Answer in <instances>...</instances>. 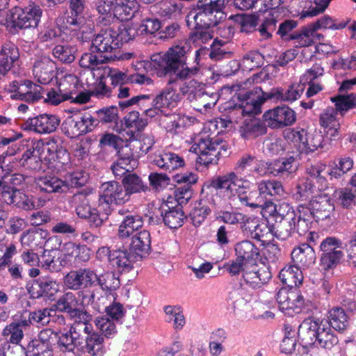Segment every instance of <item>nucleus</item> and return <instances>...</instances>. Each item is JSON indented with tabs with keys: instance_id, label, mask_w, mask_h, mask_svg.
Returning <instances> with one entry per match:
<instances>
[{
	"instance_id": "1",
	"label": "nucleus",
	"mask_w": 356,
	"mask_h": 356,
	"mask_svg": "<svg viewBox=\"0 0 356 356\" xmlns=\"http://www.w3.org/2000/svg\"><path fill=\"white\" fill-rule=\"evenodd\" d=\"M232 186L238 188L237 197L242 204L251 208L264 209L266 200H262L261 196H256L257 191H250L247 194L245 190L250 189V182L234 172H227L211 180L209 188L213 189L208 193L207 200L214 208H222L226 205V197L229 200L234 197Z\"/></svg>"
},
{
	"instance_id": "2",
	"label": "nucleus",
	"mask_w": 356,
	"mask_h": 356,
	"mask_svg": "<svg viewBox=\"0 0 356 356\" xmlns=\"http://www.w3.org/2000/svg\"><path fill=\"white\" fill-rule=\"evenodd\" d=\"M191 51V46L186 40L170 48L163 54L154 55L152 62L159 76H169L168 83L175 84L179 79H186L196 74L199 67H184L187 56Z\"/></svg>"
},
{
	"instance_id": "3",
	"label": "nucleus",
	"mask_w": 356,
	"mask_h": 356,
	"mask_svg": "<svg viewBox=\"0 0 356 356\" xmlns=\"http://www.w3.org/2000/svg\"><path fill=\"white\" fill-rule=\"evenodd\" d=\"M92 315L86 319H76L71 326L69 332L62 334L58 340V345L63 352H74L76 350L90 356H95L102 353L104 338L93 331L89 322Z\"/></svg>"
},
{
	"instance_id": "4",
	"label": "nucleus",
	"mask_w": 356,
	"mask_h": 356,
	"mask_svg": "<svg viewBox=\"0 0 356 356\" xmlns=\"http://www.w3.org/2000/svg\"><path fill=\"white\" fill-rule=\"evenodd\" d=\"M261 88L256 87L252 90L240 94V104H236L229 111V121L238 123L241 117L249 115H256L261 112V106L263 104Z\"/></svg>"
},
{
	"instance_id": "5",
	"label": "nucleus",
	"mask_w": 356,
	"mask_h": 356,
	"mask_svg": "<svg viewBox=\"0 0 356 356\" xmlns=\"http://www.w3.org/2000/svg\"><path fill=\"white\" fill-rule=\"evenodd\" d=\"M115 35V30L112 28L102 29L92 39L90 50L96 51L108 62L120 59V42Z\"/></svg>"
},
{
	"instance_id": "6",
	"label": "nucleus",
	"mask_w": 356,
	"mask_h": 356,
	"mask_svg": "<svg viewBox=\"0 0 356 356\" xmlns=\"http://www.w3.org/2000/svg\"><path fill=\"white\" fill-rule=\"evenodd\" d=\"M222 147V141L207 136L199 138L191 147V151L198 155L197 161L200 164L209 166L218 163Z\"/></svg>"
},
{
	"instance_id": "7",
	"label": "nucleus",
	"mask_w": 356,
	"mask_h": 356,
	"mask_svg": "<svg viewBox=\"0 0 356 356\" xmlns=\"http://www.w3.org/2000/svg\"><path fill=\"white\" fill-rule=\"evenodd\" d=\"M347 22L336 24L329 16L325 15L318 19L316 22L302 27L301 31H296L290 35L291 40H297L296 47H308L312 44L310 36L314 34V31L320 29H341L346 26Z\"/></svg>"
},
{
	"instance_id": "8",
	"label": "nucleus",
	"mask_w": 356,
	"mask_h": 356,
	"mask_svg": "<svg viewBox=\"0 0 356 356\" xmlns=\"http://www.w3.org/2000/svg\"><path fill=\"white\" fill-rule=\"evenodd\" d=\"M229 2V0H198L196 8L188 13H193L201 19L204 18V21L209 19L220 24L227 17L225 8Z\"/></svg>"
},
{
	"instance_id": "9",
	"label": "nucleus",
	"mask_w": 356,
	"mask_h": 356,
	"mask_svg": "<svg viewBox=\"0 0 356 356\" xmlns=\"http://www.w3.org/2000/svg\"><path fill=\"white\" fill-rule=\"evenodd\" d=\"M204 18L194 16L193 13H188L186 17V21L188 26L194 23V27L189 33L188 40H186L191 44V42L195 46H202L213 38V31L211 28L217 26L218 24L207 19L204 21Z\"/></svg>"
},
{
	"instance_id": "10",
	"label": "nucleus",
	"mask_w": 356,
	"mask_h": 356,
	"mask_svg": "<svg viewBox=\"0 0 356 356\" xmlns=\"http://www.w3.org/2000/svg\"><path fill=\"white\" fill-rule=\"evenodd\" d=\"M320 250L323 252L321 265L325 270L334 268L343 256L342 243L336 237L323 239L320 244Z\"/></svg>"
},
{
	"instance_id": "11",
	"label": "nucleus",
	"mask_w": 356,
	"mask_h": 356,
	"mask_svg": "<svg viewBox=\"0 0 356 356\" xmlns=\"http://www.w3.org/2000/svg\"><path fill=\"white\" fill-rule=\"evenodd\" d=\"M69 12L58 15L56 18V23L62 27L74 26L81 27L83 21V14L87 8L86 0H69Z\"/></svg>"
},
{
	"instance_id": "12",
	"label": "nucleus",
	"mask_w": 356,
	"mask_h": 356,
	"mask_svg": "<svg viewBox=\"0 0 356 356\" xmlns=\"http://www.w3.org/2000/svg\"><path fill=\"white\" fill-rule=\"evenodd\" d=\"M10 91L13 92L11 98L19 99L28 103H34L43 98L44 89L33 82L26 80L23 83L15 81L10 85Z\"/></svg>"
},
{
	"instance_id": "13",
	"label": "nucleus",
	"mask_w": 356,
	"mask_h": 356,
	"mask_svg": "<svg viewBox=\"0 0 356 356\" xmlns=\"http://www.w3.org/2000/svg\"><path fill=\"white\" fill-rule=\"evenodd\" d=\"M276 300L280 309L286 315L293 316L300 312L305 305L303 297L297 293L281 288L276 293Z\"/></svg>"
},
{
	"instance_id": "14",
	"label": "nucleus",
	"mask_w": 356,
	"mask_h": 356,
	"mask_svg": "<svg viewBox=\"0 0 356 356\" xmlns=\"http://www.w3.org/2000/svg\"><path fill=\"white\" fill-rule=\"evenodd\" d=\"M264 120L268 127L277 129L290 126L296 121V113L288 106H277L270 109L263 115Z\"/></svg>"
},
{
	"instance_id": "15",
	"label": "nucleus",
	"mask_w": 356,
	"mask_h": 356,
	"mask_svg": "<svg viewBox=\"0 0 356 356\" xmlns=\"http://www.w3.org/2000/svg\"><path fill=\"white\" fill-rule=\"evenodd\" d=\"M79 298L76 293L65 292L56 301V307L59 311L68 314L71 318L86 321L90 314L79 308L80 305Z\"/></svg>"
},
{
	"instance_id": "16",
	"label": "nucleus",
	"mask_w": 356,
	"mask_h": 356,
	"mask_svg": "<svg viewBox=\"0 0 356 356\" xmlns=\"http://www.w3.org/2000/svg\"><path fill=\"white\" fill-rule=\"evenodd\" d=\"M97 254L108 256V259L113 266H116L122 271H129L132 267L134 263L137 259V257L127 250H113L102 247L97 251Z\"/></svg>"
},
{
	"instance_id": "17",
	"label": "nucleus",
	"mask_w": 356,
	"mask_h": 356,
	"mask_svg": "<svg viewBox=\"0 0 356 356\" xmlns=\"http://www.w3.org/2000/svg\"><path fill=\"white\" fill-rule=\"evenodd\" d=\"M60 124V119L56 115L41 114L28 119L25 122V129L38 134H51L54 132Z\"/></svg>"
},
{
	"instance_id": "18",
	"label": "nucleus",
	"mask_w": 356,
	"mask_h": 356,
	"mask_svg": "<svg viewBox=\"0 0 356 356\" xmlns=\"http://www.w3.org/2000/svg\"><path fill=\"white\" fill-rule=\"evenodd\" d=\"M303 84H292L284 90L281 88H272L269 92H264L261 94L263 104L268 99L293 102L300 97L304 92Z\"/></svg>"
},
{
	"instance_id": "19",
	"label": "nucleus",
	"mask_w": 356,
	"mask_h": 356,
	"mask_svg": "<svg viewBox=\"0 0 356 356\" xmlns=\"http://www.w3.org/2000/svg\"><path fill=\"white\" fill-rule=\"evenodd\" d=\"M91 268H83L70 270L63 278L64 286L70 290L81 291L91 287Z\"/></svg>"
},
{
	"instance_id": "20",
	"label": "nucleus",
	"mask_w": 356,
	"mask_h": 356,
	"mask_svg": "<svg viewBox=\"0 0 356 356\" xmlns=\"http://www.w3.org/2000/svg\"><path fill=\"white\" fill-rule=\"evenodd\" d=\"M19 51L13 42L2 45L0 51V79L7 74L15 65H19Z\"/></svg>"
},
{
	"instance_id": "21",
	"label": "nucleus",
	"mask_w": 356,
	"mask_h": 356,
	"mask_svg": "<svg viewBox=\"0 0 356 356\" xmlns=\"http://www.w3.org/2000/svg\"><path fill=\"white\" fill-rule=\"evenodd\" d=\"M59 290L56 280L49 277H42L34 280L28 288V292L33 298L43 296H52Z\"/></svg>"
},
{
	"instance_id": "22",
	"label": "nucleus",
	"mask_w": 356,
	"mask_h": 356,
	"mask_svg": "<svg viewBox=\"0 0 356 356\" xmlns=\"http://www.w3.org/2000/svg\"><path fill=\"white\" fill-rule=\"evenodd\" d=\"M271 276L269 268L264 265L261 266L252 265L250 268H246L243 273L244 281L253 289L261 287L268 282Z\"/></svg>"
},
{
	"instance_id": "23",
	"label": "nucleus",
	"mask_w": 356,
	"mask_h": 356,
	"mask_svg": "<svg viewBox=\"0 0 356 356\" xmlns=\"http://www.w3.org/2000/svg\"><path fill=\"white\" fill-rule=\"evenodd\" d=\"M99 193L115 204H122L129 201L122 184L118 181H111L103 183L100 186Z\"/></svg>"
},
{
	"instance_id": "24",
	"label": "nucleus",
	"mask_w": 356,
	"mask_h": 356,
	"mask_svg": "<svg viewBox=\"0 0 356 356\" xmlns=\"http://www.w3.org/2000/svg\"><path fill=\"white\" fill-rule=\"evenodd\" d=\"M56 69V63L49 58L44 57L34 63L33 74L38 82L47 84L54 77Z\"/></svg>"
},
{
	"instance_id": "25",
	"label": "nucleus",
	"mask_w": 356,
	"mask_h": 356,
	"mask_svg": "<svg viewBox=\"0 0 356 356\" xmlns=\"http://www.w3.org/2000/svg\"><path fill=\"white\" fill-rule=\"evenodd\" d=\"M321 327L313 318L304 320L298 327V335L304 346L315 343Z\"/></svg>"
},
{
	"instance_id": "26",
	"label": "nucleus",
	"mask_w": 356,
	"mask_h": 356,
	"mask_svg": "<svg viewBox=\"0 0 356 356\" xmlns=\"http://www.w3.org/2000/svg\"><path fill=\"white\" fill-rule=\"evenodd\" d=\"M291 258L294 266L299 269L307 268L315 263L316 254L311 245L302 243L293 250Z\"/></svg>"
},
{
	"instance_id": "27",
	"label": "nucleus",
	"mask_w": 356,
	"mask_h": 356,
	"mask_svg": "<svg viewBox=\"0 0 356 356\" xmlns=\"http://www.w3.org/2000/svg\"><path fill=\"white\" fill-rule=\"evenodd\" d=\"M314 218L323 220L330 217L334 211V206L327 195H318L310 201Z\"/></svg>"
},
{
	"instance_id": "28",
	"label": "nucleus",
	"mask_w": 356,
	"mask_h": 356,
	"mask_svg": "<svg viewBox=\"0 0 356 356\" xmlns=\"http://www.w3.org/2000/svg\"><path fill=\"white\" fill-rule=\"evenodd\" d=\"M91 287L98 285L105 291H113L120 287V282L115 274L109 270H104L101 273H97L91 269Z\"/></svg>"
},
{
	"instance_id": "29",
	"label": "nucleus",
	"mask_w": 356,
	"mask_h": 356,
	"mask_svg": "<svg viewBox=\"0 0 356 356\" xmlns=\"http://www.w3.org/2000/svg\"><path fill=\"white\" fill-rule=\"evenodd\" d=\"M266 131V126L260 119L255 118L254 115L247 116L240 126L241 135L246 139L264 135Z\"/></svg>"
},
{
	"instance_id": "30",
	"label": "nucleus",
	"mask_w": 356,
	"mask_h": 356,
	"mask_svg": "<svg viewBox=\"0 0 356 356\" xmlns=\"http://www.w3.org/2000/svg\"><path fill=\"white\" fill-rule=\"evenodd\" d=\"M130 250L137 257H144L151 251V236L149 231L143 230L131 237Z\"/></svg>"
},
{
	"instance_id": "31",
	"label": "nucleus",
	"mask_w": 356,
	"mask_h": 356,
	"mask_svg": "<svg viewBox=\"0 0 356 356\" xmlns=\"http://www.w3.org/2000/svg\"><path fill=\"white\" fill-rule=\"evenodd\" d=\"M36 188L44 193H65L63 179L51 175L40 176L35 179Z\"/></svg>"
},
{
	"instance_id": "32",
	"label": "nucleus",
	"mask_w": 356,
	"mask_h": 356,
	"mask_svg": "<svg viewBox=\"0 0 356 356\" xmlns=\"http://www.w3.org/2000/svg\"><path fill=\"white\" fill-rule=\"evenodd\" d=\"M122 184L129 200L133 194L145 193L149 190L148 186L144 183L142 178L132 172L122 178Z\"/></svg>"
},
{
	"instance_id": "33",
	"label": "nucleus",
	"mask_w": 356,
	"mask_h": 356,
	"mask_svg": "<svg viewBox=\"0 0 356 356\" xmlns=\"http://www.w3.org/2000/svg\"><path fill=\"white\" fill-rule=\"evenodd\" d=\"M153 163L159 168L169 172L182 167L184 165V159L177 154L172 152H163L156 156Z\"/></svg>"
},
{
	"instance_id": "34",
	"label": "nucleus",
	"mask_w": 356,
	"mask_h": 356,
	"mask_svg": "<svg viewBox=\"0 0 356 356\" xmlns=\"http://www.w3.org/2000/svg\"><path fill=\"white\" fill-rule=\"evenodd\" d=\"M209 186L210 184L207 186V191L205 195L200 200L191 213V218L193 225L196 227L200 226L204 219L211 213V209L207 205L206 203L209 204L213 209H216V208H214L207 200V196L208 193L210 190L213 189L211 187L209 188Z\"/></svg>"
},
{
	"instance_id": "35",
	"label": "nucleus",
	"mask_w": 356,
	"mask_h": 356,
	"mask_svg": "<svg viewBox=\"0 0 356 356\" xmlns=\"http://www.w3.org/2000/svg\"><path fill=\"white\" fill-rule=\"evenodd\" d=\"M143 225L142 217L137 214L128 213L124 218L119 226L118 236L125 238L132 235L134 232L142 227Z\"/></svg>"
},
{
	"instance_id": "36",
	"label": "nucleus",
	"mask_w": 356,
	"mask_h": 356,
	"mask_svg": "<svg viewBox=\"0 0 356 356\" xmlns=\"http://www.w3.org/2000/svg\"><path fill=\"white\" fill-rule=\"evenodd\" d=\"M165 88L159 94H158L152 101V106L157 108L164 110L172 107L178 99L179 95L173 89L172 84Z\"/></svg>"
},
{
	"instance_id": "37",
	"label": "nucleus",
	"mask_w": 356,
	"mask_h": 356,
	"mask_svg": "<svg viewBox=\"0 0 356 356\" xmlns=\"http://www.w3.org/2000/svg\"><path fill=\"white\" fill-rule=\"evenodd\" d=\"M28 15H26L24 10L15 7L9 10V13L6 16V25L11 29H26L31 28L29 20L28 19Z\"/></svg>"
},
{
	"instance_id": "38",
	"label": "nucleus",
	"mask_w": 356,
	"mask_h": 356,
	"mask_svg": "<svg viewBox=\"0 0 356 356\" xmlns=\"http://www.w3.org/2000/svg\"><path fill=\"white\" fill-rule=\"evenodd\" d=\"M264 209H268L270 214L275 213V219L277 218L278 220H293L296 216L294 209L288 203L284 202L277 207L273 203L271 198L266 200Z\"/></svg>"
},
{
	"instance_id": "39",
	"label": "nucleus",
	"mask_w": 356,
	"mask_h": 356,
	"mask_svg": "<svg viewBox=\"0 0 356 356\" xmlns=\"http://www.w3.org/2000/svg\"><path fill=\"white\" fill-rule=\"evenodd\" d=\"M282 282L290 288L298 286L302 284L303 275L300 269L296 266H289L282 268L279 274Z\"/></svg>"
},
{
	"instance_id": "40",
	"label": "nucleus",
	"mask_w": 356,
	"mask_h": 356,
	"mask_svg": "<svg viewBox=\"0 0 356 356\" xmlns=\"http://www.w3.org/2000/svg\"><path fill=\"white\" fill-rule=\"evenodd\" d=\"M70 203L75 207L77 216L81 218H87L93 211L87 195L83 192L74 193L70 197Z\"/></svg>"
},
{
	"instance_id": "41",
	"label": "nucleus",
	"mask_w": 356,
	"mask_h": 356,
	"mask_svg": "<svg viewBox=\"0 0 356 356\" xmlns=\"http://www.w3.org/2000/svg\"><path fill=\"white\" fill-rule=\"evenodd\" d=\"M259 196L267 199V197H281L284 195V188L281 182L275 180H262L257 183Z\"/></svg>"
},
{
	"instance_id": "42",
	"label": "nucleus",
	"mask_w": 356,
	"mask_h": 356,
	"mask_svg": "<svg viewBox=\"0 0 356 356\" xmlns=\"http://www.w3.org/2000/svg\"><path fill=\"white\" fill-rule=\"evenodd\" d=\"M115 17L120 21L131 19L138 8L136 0H115Z\"/></svg>"
},
{
	"instance_id": "43",
	"label": "nucleus",
	"mask_w": 356,
	"mask_h": 356,
	"mask_svg": "<svg viewBox=\"0 0 356 356\" xmlns=\"http://www.w3.org/2000/svg\"><path fill=\"white\" fill-rule=\"evenodd\" d=\"M300 141L302 143L307 152H313L319 147H323V136L321 131L298 133Z\"/></svg>"
},
{
	"instance_id": "44",
	"label": "nucleus",
	"mask_w": 356,
	"mask_h": 356,
	"mask_svg": "<svg viewBox=\"0 0 356 356\" xmlns=\"http://www.w3.org/2000/svg\"><path fill=\"white\" fill-rule=\"evenodd\" d=\"M61 129L67 137L71 138L84 134L81 115L68 116L62 123Z\"/></svg>"
},
{
	"instance_id": "45",
	"label": "nucleus",
	"mask_w": 356,
	"mask_h": 356,
	"mask_svg": "<svg viewBox=\"0 0 356 356\" xmlns=\"http://www.w3.org/2000/svg\"><path fill=\"white\" fill-rule=\"evenodd\" d=\"M294 222L293 220H278L270 227L271 233L280 240H286L295 234Z\"/></svg>"
},
{
	"instance_id": "46",
	"label": "nucleus",
	"mask_w": 356,
	"mask_h": 356,
	"mask_svg": "<svg viewBox=\"0 0 356 356\" xmlns=\"http://www.w3.org/2000/svg\"><path fill=\"white\" fill-rule=\"evenodd\" d=\"M236 254L244 262L254 260L258 258L259 249L250 241H243L238 243L235 248Z\"/></svg>"
},
{
	"instance_id": "47",
	"label": "nucleus",
	"mask_w": 356,
	"mask_h": 356,
	"mask_svg": "<svg viewBox=\"0 0 356 356\" xmlns=\"http://www.w3.org/2000/svg\"><path fill=\"white\" fill-rule=\"evenodd\" d=\"M159 125L167 131L175 134L177 130L184 126V118L176 113H165V111L160 115Z\"/></svg>"
},
{
	"instance_id": "48",
	"label": "nucleus",
	"mask_w": 356,
	"mask_h": 356,
	"mask_svg": "<svg viewBox=\"0 0 356 356\" xmlns=\"http://www.w3.org/2000/svg\"><path fill=\"white\" fill-rule=\"evenodd\" d=\"M184 213L180 207H165L163 223L170 229H177L183 225Z\"/></svg>"
},
{
	"instance_id": "49",
	"label": "nucleus",
	"mask_w": 356,
	"mask_h": 356,
	"mask_svg": "<svg viewBox=\"0 0 356 356\" xmlns=\"http://www.w3.org/2000/svg\"><path fill=\"white\" fill-rule=\"evenodd\" d=\"M329 314L330 325L335 330L343 332L347 329L349 325L348 316L343 309L339 307H333L330 310Z\"/></svg>"
},
{
	"instance_id": "50",
	"label": "nucleus",
	"mask_w": 356,
	"mask_h": 356,
	"mask_svg": "<svg viewBox=\"0 0 356 356\" xmlns=\"http://www.w3.org/2000/svg\"><path fill=\"white\" fill-rule=\"evenodd\" d=\"M56 338V335L52 330H42L38 334V339L29 343L27 348L38 349L39 347L44 346L47 350H52V343Z\"/></svg>"
},
{
	"instance_id": "51",
	"label": "nucleus",
	"mask_w": 356,
	"mask_h": 356,
	"mask_svg": "<svg viewBox=\"0 0 356 356\" xmlns=\"http://www.w3.org/2000/svg\"><path fill=\"white\" fill-rule=\"evenodd\" d=\"M183 4L176 1H165L159 5V14L167 19L177 18L180 16Z\"/></svg>"
},
{
	"instance_id": "52",
	"label": "nucleus",
	"mask_w": 356,
	"mask_h": 356,
	"mask_svg": "<svg viewBox=\"0 0 356 356\" xmlns=\"http://www.w3.org/2000/svg\"><path fill=\"white\" fill-rule=\"evenodd\" d=\"M264 56L258 51H250L246 53L242 60L241 65L244 70H253L264 65Z\"/></svg>"
},
{
	"instance_id": "53",
	"label": "nucleus",
	"mask_w": 356,
	"mask_h": 356,
	"mask_svg": "<svg viewBox=\"0 0 356 356\" xmlns=\"http://www.w3.org/2000/svg\"><path fill=\"white\" fill-rule=\"evenodd\" d=\"M67 254L74 257L80 261L86 262L90 258L91 250L84 245L69 242L65 244Z\"/></svg>"
},
{
	"instance_id": "54",
	"label": "nucleus",
	"mask_w": 356,
	"mask_h": 356,
	"mask_svg": "<svg viewBox=\"0 0 356 356\" xmlns=\"http://www.w3.org/2000/svg\"><path fill=\"white\" fill-rule=\"evenodd\" d=\"M147 124V120L140 117L139 112L135 111L129 112L122 120V126L125 128L134 129L136 131H142Z\"/></svg>"
},
{
	"instance_id": "55",
	"label": "nucleus",
	"mask_w": 356,
	"mask_h": 356,
	"mask_svg": "<svg viewBox=\"0 0 356 356\" xmlns=\"http://www.w3.org/2000/svg\"><path fill=\"white\" fill-rule=\"evenodd\" d=\"M77 82L78 81L75 76L72 74L65 75L58 83L59 92L69 99H72L74 97V95L76 94Z\"/></svg>"
},
{
	"instance_id": "56",
	"label": "nucleus",
	"mask_w": 356,
	"mask_h": 356,
	"mask_svg": "<svg viewBox=\"0 0 356 356\" xmlns=\"http://www.w3.org/2000/svg\"><path fill=\"white\" fill-rule=\"evenodd\" d=\"M76 49L70 45H56L52 50L55 58L65 63H71L75 58Z\"/></svg>"
},
{
	"instance_id": "57",
	"label": "nucleus",
	"mask_w": 356,
	"mask_h": 356,
	"mask_svg": "<svg viewBox=\"0 0 356 356\" xmlns=\"http://www.w3.org/2000/svg\"><path fill=\"white\" fill-rule=\"evenodd\" d=\"M95 53L96 51L90 50V52L83 54L79 60L80 66L83 68L95 70L99 65L108 62L100 54Z\"/></svg>"
},
{
	"instance_id": "58",
	"label": "nucleus",
	"mask_w": 356,
	"mask_h": 356,
	"mask_svg": "<svg viewBox=\"0 0 356 356\" xmlns=\"http://www.w3.org/2000/svg\"><path fill=\"white\" fill-rule=\"evenodd\" d=\"M334 102L335 110L343 114L344 111L353 108L356 104V95L351 93L347 95H338L331 98Z\"/></svg>"
},
{
	"instance_id": "59",
	"label": "nucleus",
	"mask_w": 356,
	"mask_h": 356,
	"mask_svg": "<svg viewBox=\"0 0 356 356\" xmlns=\"http://www.w3.org/2000/svg\"><path fill=\"white\" fill-rule=\"evenodd\" d=\"M164 312L168 316V321H173L176 330L182 329L185 325V318L179 307L168 305L164 307Z\"/></svg>"
},
{
	"instance_id": "60",
	"label": "nucleus",
	"mask_w": 356,
	"mask_h": 356,
	"mask_svg": "<svg viewBox=\"0 0 356 356\" xmlns=\"http://www.w3.org/2000/svg\"><path fill=\"white\" fill-rule=\"evenodd\" d=\"M97 289H86L81 290L77 293L79 298L81 299V305L83 307L91 305L92 308L98 312H100V303L98 302L101 300L100 298L96 299V293Z\"/></svg>"
},
{
	"instance_id": "61",
	"label": "nucleus",
	"mask_w": 356,
	"mask_h": 356,
	"mask_svg": "<svg viewBox=\"0 0 356 356\" xmlns=\"http://www.w3.org/2000/svg\"><path fill=\"white\" fill-rule=\"evenodd\" d=\"M318 332L316 341L322 348L330 350L337 345L339 339L330 327H321Z\"/></svg>"
},
{
	"instance_id": "62",
	"label": "nucleus",
	"mask_w": 356,
	"mask_h": 356,
	"mask_svg": "<svg viewBox=\"0 0 356 356\" xmlns=\"http://www.w3.org/2000/svg\"><path fill=\"white\" fill-rule=\"evenodd\" d=\"M296 199L300 201L307 200L309 195L314 192V184L309 179H302L299 180L296 188Z\"/></svg>"
},
{
	"instance_id": "63",
	"label": "nucleus",
	"mask_w": 356,
	"mask_h": 356,
	"mask_svg": "<svg viewBox=\"0 0 356 356\" xmlns=\"http://www.w3.org/2000/svg\"><path fill=\"white\" fill-rule=\"evenodd\" d=\"M216 209L218 210L216 219L223 222L225 224L235 225L241 222L243 214L239 212L224 211L222 209Z\"/></svg>"
},
{
	"instance_id": "64",
	"label": "nucleus",
	"mask_w": 356,
	"mask_h": 356,
	"mask_svg": "<svg viewBox=\"0 0 356 356\" xmlns=\"http://www.w3.org/2000/svg\"><path fill=\"white\" fill-rule=\"evenodd\" d=\"M229 300L232 302L234 307L244 305L250 300V295L241 286L236 287L230 291Z\"/></svg>"
}]
</instances>
